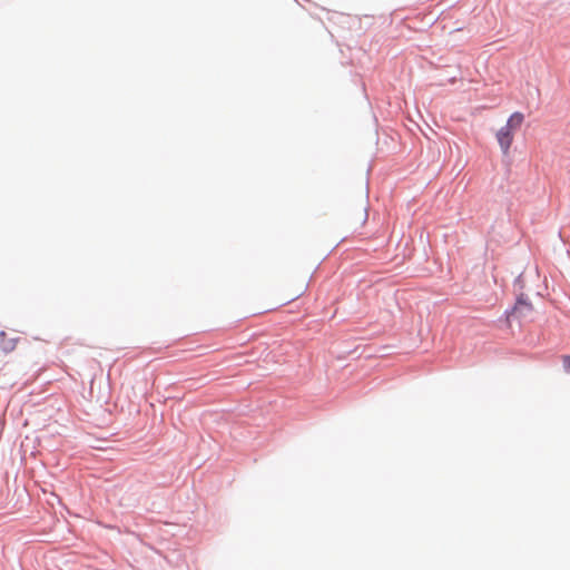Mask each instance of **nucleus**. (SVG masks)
<instances>
[{
    "label": "nucleus",
    "mask_w": 570,
    "mask_h": 570,
    "mask_svg": "<svg viewBox=\"0 0 570 570\" xmlns=\"http://www.w3.org/2000/svg\"><path fill=\"white\" fill-rule=\"evenodd\" d=\"M523 120V114L515 111L509 117L507 124L497 131L495 137L503 155L509 154L514 132L521 127Z\"/></svg>",
    "instance_id": "f257e3e1"
},
{
    "label": "nucleus",
    "mask_w": 570,
    "mask_h": 570,
    "mask_svg": "<svg viewBox=\"0 0 570 570\" xmlns=\"http://www.w3.org/2000/svg\"><path fill=\"white\" fill-rule=\"evenodd\" d=\"M306 287L307 286L305 283H302L298 286H296V288L291 294L284 296L283 304H288V303L297 299L298 297H301L305 293Z\"/></svg>",
    "instance_id": "f03ea898"
},
{
    "label": "nucleus",
    "mask_w": 570,
    "mask_h": 570,
    "mask_svg": "<svg viewBox=\"0 0 570 570\" xmlns=\"http://www.w3.org/2000/svg\"><path fill=\"white\" fill-rule=\"evenodd\" d=\"M564 371L570 374V355L562 356Z\"/></svg>",
    "instance_id": "7ed1b4c3"
}]
</instances>
